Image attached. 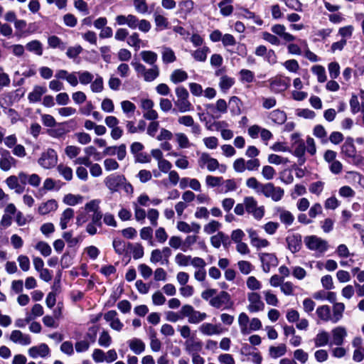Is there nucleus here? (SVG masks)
Returning <instances> with one entry per match:
<instances>
[{"instance_id":"obj_1","label":"nucleus","mask_w":364,"mask_h":364,"mask_svg":"<svg viewBox=\"0 0 364 364\" xmlns=\"http://www.w3.org/2000/svg\"><path fill=\"white\" fill-rule=\"evenodd\" d=\"M25 172L19 171L18 174L11 175L5 180V183L10 190L17 194H21L25 191Z\"/></svg>"},{"instance_id":"obj_2","label":"nucleus","mask_w":364,"mask_h":364,"mask_svg":"<svg viewBox=\"0 0 364 364\" xmlns=\"http://www.w3.org/2000/svg\"><path fill=\"white\" fill-rule=\"evenodd\" d=\"M304 243L308 249L323 255L328 247V242L316 235H309L304 237Z\"/></svg>"},{"instance_id":"obj_3","label":"nucleus","mask_w":364,"mask_h":364,"mask_svg":"<svg viewBox=\"0 0 364 364\" xmlns=\"http://www.w3.org/2000/svg\"><path fill=\"white\" fill-rule=\"evenodd\" d=\"M58 161L56 151L53 149H48L41 154L38 164L44 169H50L55 167Z\"/></svg>"},{"instance_id":"obj_4","label":"nucleus","mask_w":364,"mask_h":364,"mask_svg":"<svg viewBox=\"0 0 364 364\" xmlns=\"http://www.w3.org/2000/svg\"><path fill=\"white\" fill-rule=\"evenodd\" d=\"M245 210L247 213L252 214L257 220H261L264 215V207L258 206L257 200L252 196L244 198Z\"/></svg>"},{"instance_id":"obj_5","label":"nucleus","mask_w":364,"mask_h":364,"mask_svg":"<svg viewBox=\"0 0 364 364\" xmlns=\"http://www.w3.org/2000/svg\"><path fill=\"white\" fill-rule=\"evenodd\" d=\"M182 316L188 317V321L190 323H198L207 317V314L204 312H200L194 309V308L189 305H183L180 311Z\"/></svg>"},{"instance_id":"obj_6","label":"nucleus","mask_w":364,"mask_h":364,"mask_svg":"<svg viewBox=\"0 0 364 364\" xmlns=\"http://www.w3.org/2000/svg\"><path fill=\"white\" fill-rule=\"evenodd\" d=\"M209 304L216 309H229L232 307L233 302L231 300L230 295L227 291H221L210 299Z\"/></svg>"},{"instance_id":"obj_7","label":"nucleus","mask_w":364,"mask_h":364,"mask_svg":"<svg viewBox=\"0 0 364 364\" xmlns=\"http://www.w3.org/2000/svg\"><path fill=\"white\" fill-rule=\"evenodd\" d=\"M266 198H270L273 201L278 202L282 199L284 195L283 188L275 186L272 183L264 184L261 193Z\"/></svg>"},{"instance_id":"obj_8","label":"nucleus","mask_w":364,"mask_h":364,"mask_svg":"<svg viewBox=\"0 0 364 364\" xmlns=\"http://www.w3.org/2000/svg\"><path fill=\"white\" fill-rule=\"evenodd\" d=\"M198 164L202 169L207 168L210 172L216 171L220 167L218 161L208 153H202L198 159Z\"/></svg>"},{"instance_id":"obj_9","label":"nucleus","mask_w":364,"mask_h":364,"mask_svg":"<svg viewBox=\"0 0 364 364\" xmlns=\"http://www.w3.org/2000/svg\"><path fill=\"white\" fill-rule=\"evenodd\" d=\"M247 299L249 302L247 309L250 312L255 313L264 310V304L262 301L261 296L258 293H249L247 294Z\"/></svg>"},{"instance_id":"obj_10","label":"nucleus","mask_w":364,"mask_h":364,"mask_svg":"<svg viewBox=\"0 0 364 364\" xmlns=\"http://www.w3.org/2000/svg\"><path fill=\"white\" fill-rule=\"evenodd\" d=\"M125 182V178L121 175H110L105 178V184L112 192H117Z\"/></svg>"},{"instance_id":"obj_11","label":"nucleus","mask_w":364,"mask_h":364,"mask_svg":"<svg viewBox=\"0 0 364 364\" xmlns=\"http://www.w3.org/2000/svg\"><path fill=\"white\" fill-rule=\"evenodd\" d=\"M17 164V160L11 156L9 151L5 150L1 154L0 169L2 171H9L12 168H15Z\"/></svg>"},{"instance_id":"obj_12","label":"nucleus","mask_w":364,"mask_h":364,"mask_svg":"<svg viewBox=\"0 0 364 364\" xmlns=\"http://www.w3.org/2000/svg\"><path fill=\"white\" fill-rule=\"evenodd\" d=\"M289 78L276 77L269 80V87L276 93L285 91L289 86Z\"/></svg>"},{"instance_id":"obj_13","label":"nucleus","mask_w":364,"mask_h":364,"mask_svg":"<svg viewBox=\"0 0 364 364\" xmlns=\"http://www.w3.org/2000/svg\"><path fill=\"white\" fill-rule=\"evenodd\" d=\"M247 232L249 235L251 245L256 249L259 250L269 245V242L267 239L259 237L256 230L250 228L247 230Z\"/></svg>"},{"instance_id":"obj_14","label":"nucleus","mask_w":364,"mask_h":364,"mask_svg":"<svg viewBox=\"0 0 364 364\" xmlns=\"http://www.w3.org/2000/svg\"><path fill=\"white\" fill-rule=\"evenodd\" d=\"M262 264V269L265 272H269L272 267L278 264L277 257L272 253H262L259 255Z\"/></svg>"},{"instance_id":"obj_15","label":"nucleus","mask_w":364,"mask_h":364,"mask_svg":"<svg viewBox=\"0 0 364 364\" xmlns=\"http://www.w3.org/2000/svg\"><path fill=\"white\" fill-rule=\"evenodd\" d=\"M28 355L32 358H45L50 354V348L46 343H41L30 348L28 350Z\"/></svg>"},{"instance_id":"obj_16","label":"nucleus","mask_w":364,"mask_h":364,"mask_svg":"<svg viewBox=\"0 0 364 364\" xmlns=\"http://www.w3.org/2000/svg\"><path fill=\"white\" fill-rule=\"evenodd\" d=\"M332 341L330 345L340 346L343 343L345 338L347 336L346 329L343 326H338L331 331Z\"/></svg>"},{"instance_id":"obj_17","label":"nucleus","mask_w":364,"mask_h":364,"mask_svg":"<svg viewBox=\"0 0 364 364\" xmlns=\"http://www.w3.org/2000/svg\"><path fill=\"white\" fill-rule=\"evenodd\" d=\"M178 122L186 127H191V132L196 135H199L201 132L200 127L198 124L195 123L193 118L190 115H183L178 117Z\"/></svg>"},{"instance_id":"obj_18","label":"nucleus","mask_w":364,"mask_h":364,"mask_svg":"<svg viewBox=\"0 0 364 364\" xmlns=\"http://www.w3.org/2000/svg\"><path fill=\"white\" fill-rule=\"evenodd\" d=\"M10 340L21 346H28L31 343V336L28 334L23 333L18 330H14L11 333Z\"/></svg>"},{"instance_id":"obj_19","label":"nucleus","mask_w":364,"mask_h":364,"mask_svg":"<svg viewBox=\"0 0 364 364\" xmlns=\"http://www.w3.org/2000/svg\"><path fill=\"white\" fill-rule=\"evenodd\" d=\"M288 249L295 253L299 251L301 247V236L299 234L288 235L286 238Z\"/></svg>"},{"instance_id":"obj_20","label":"nucleus","mask_w":364,"mask_h":364,"mask_svg":"<svg viewBox=\"0 0 364 364\" xmlns=\"http://www.w3.org/2000/svg\"><path fill=\"white\" fill-rule=\"evenodd\" d=\"M200 332L205 336L218 335L222 333V328L220 325L210 323H203L199 327Z\"/></svg>"},{"instance_id":"obj_21","label":"nucleus","mask_w":364,"mask_h":364,"mask_svg":"<svg viewBox=\"0 0 364 364\" xmlns=\"http://www.w3.org/2000/svg\"><path fill=\"white\" fill-rule=\"evenodd\" d=\"M271 31L274 34L280 36L285 41L290 42L295 39V37L291 34L286 32V28L284 25L276 24L272 26Z\"/></svg>"},{"instance_id":"obj_22","label":"nucleus","mask_w":364,"mask_h":364,"mask_svg":"<svg viewBox=\"0 0 364 364\" xmlns=\"http://www.w3.org/2000/svg\"><path fill=\"white\" fill-rule=\"evenodd\" d=\"M58 207V203L55 199H50L46 202L41 203L38 208V212L41 215H46L50 212L55 211Z\"/></svg>"},{"instance_id":"obj_23","label":"nucleus","mask_w":364,"mask_h":364,"mask_svg":"<svg viewBox=\"0 0 364 364\" xmlns=\"http://www.w3.org/2000/svg\"><path fill=\"white\" fill-rule=\"evenodd\" d=\"M46 92V88L43 86L36 85L34 87L32 92H31L28 95V99L30 102H38L42 95Z\"/></svg>"},{"instance_id":"obj_24","label":"nucleus","mask_w":364,"mask_h":364,"mask_svg":"<svg viewBox=\"0 0 364 364\" xmlns=\"http://www.w3.org/2000/svg\"><path fill=\"white\" fill-rule=\"evenodd\" d=\"M229 237L223 232H218L216 235L210 237L211 245L215 247L219 248L221 244L225 245L228 242Z\"/></svg>"},{"instance_id":"obj_25","label":"nucleus","mask_w":364,"mask_h":364,"mask_svg":"<svg viewBox=\"0 0 364 364\" xmlns=\"http://www.w3.org/2000/svg\"><path fill=\"white\" fill-rule=\"evenodd\" d=\"M342 153L349 158H355L356 155V150L352 139H347L343 144Z\"/></svg>"},{"instance_id":"obj_26","label":"nucleus","mask_w":364,"mask_h":364,"mask_svg":"<svg viewBox=\"0 0 364 364\" xmlns=\"http://www.w3.org/2000/svg\"><path fill=\"white\" fill-rule=\"evenodd\" d=\"M130 349L136 355H139L145 350V343L139 338H133L128 341Z\"/></svg>"},{"instance_id":"obj_27","label":"nucleus","mask_w":364,"mask_h":364,"mask_svg":"<svg viewBox=\"0 0 364 364\" xmlns=\"http://www.w3.org/2000/svg\"><path fill=\"white\" fill-rule=\"evenodd\" d=\"M287 351V346L284 343H281L277 346H270L269 348V355L271 358L275 359L284 355Z\"/></svg>"},{"instance_id":"obj_28","label":"nucleus","mask_w":364,"mask_h":364,"mask_svg":"<svg viewBox=\"0 0 364 364\" xmlns=\"http://www.w3.org/2000/svg\"><path fill=\"white\" fill-rule=\"evenodd\" d=\"M316 313L318 317L321 321H323L325 322L331 321L333 322L332 316L331 314V309L328 306L323 305V306H318L316 309Z\"/></svg>"},{"instance_id":"obj_29","label":"nucleus","mask_w":364,"mask_h":364,"mask_svg":"<svg viewBox=\"0 0 364 364\" xmlns=\"http://www.w3.org/2000/svg\"><path fill=\"white\" fill-rule=\"evenodd\" d=\"M185 350L189 354H192L193 353H197L200 351L203 347L202 343L200 341H196L192 339H188L185 341Z\"/></svg>"},{"instance_id":"obj_30","label":"nucleus","mask_w":364,"mask_h":364,"mask_svg":"<svg viewBox=\"0 0 364 364\" xmlns=\"http://www.w3.org/2000/svg\"><path fill=\"white\" fill-rule=\"evenodd\" d=\"M314 345L316 348L326 346L329 342V334L325 331H319L314 338Z\"/></svg>"},{"instance_id":"obj_31","label":"nucleus","mask_w":364,"mask_h":364,"mask_svg":"<svg viewBox=\"0 0 364 364\" xmlns=\"http://www.w3.org/2000/svg\"><path fill=\"white\" fill-rule=\"evenodd\" d=\"M250 318L244 312L240 313L238 316V324L242 334L247 335L250 333V329L248 328Z\"/></svg>"},{"instance_id":"obj_32","label":"nucleus","mask_w":364,"mask_h":364,"mask_svg":"<svg viewBox=\"0 0 364 364\" xmlns=\"http://www.w3.org/2000/svg\"><path fill=\"white\" fill-rule=\"evenodd\" d=\"M209 53L210 48L206 46H203V47L193 51L191 53V55L196 61L204 62L205 61L207 55Z\"/></svg>"},{"instance_id":"obj_33","label":"nucleus","mask_w":364,"mask_h":364,"mask_svg":"<svg viewBox=\"0 0 364 364\" xmlns=\"http://www.w3.org/2000/svg\"><path fill=\"white\" fill-rule=\"evenodd\" d=\"M154 18L156 31H162L168 28V21L166 17L157 12H155Z\"/></svg>"},{"instance_id":"obj_34","label":"nucleus","mask_w":364,"mask_h":364,"mask_svg":"<svg viewBox=\"0 0 364 364\" xmlns=\"http://www.w3.org/2000/svg\"><path fill=\"white\" fill-rule=\"evenodd\" d=\"M175 106L179 112L184 113L193 110V107L188 99L176 100L174 102Z\"/></svg>"},{"instance_id":"obj_35","label":"nucleus","mask_w":364,"mask_h":364,"mask_svg":"<svg viewBox=\"0 0 364 364\" xmlns=\"http://www.w3.org/2000/svg\"><path fill=\"white\" fill-rule=\"evenodd\" d=\"M345 310V305L343 303H335L333 306V323H337L343 317V313Z\"/></svg>"},{"instance_id":"obj_36","label":"nucleus","mask_w":364,"mask_h":364,"mask_svg":"<svg viewBox=\"0 0 364 364\" xmlns=\"http://www.w3.org/2000/svg\"><path fill=\"white\" fill-rule=\"evenodd\" d=\"M57 171L65 180L70 181L73 179V169L68 166L60 164L57 166Z\"/></svg>"},{"instance_id":"obj_37","label":"nucleus","mask_w":364,"mask_h":364,"mask_svg":"<svg viewBox=\"0 0 364 364\" xmlns=\"http://www.w3.org/2000/svg\"><path fill=\"white\" fill-rule=\"evenodd\" d=\"M269 119L274 123L282 124L287 119V115L284 112L280 109H274L269 114Z\"/></svg>"},{"instance_id":"obj_38","label":"nucleus","mask_w":364,"mask_h":364,"mask_svg":"<svg viewBox=\"0 0 364 364\" xmlns=\"http://www.w3.org/2000/svg\"><path fill=\"white\" fill-rule=\"evenodd\" d=\"M140 56L144 62L151 65H154L158 59L157 54L151 50H143Z\"/></svg>"},{"instance_id":"obj_39","label":"nucleus","mask_w":364,"mask_h":364,"mask_svg":"<svg viewBox=\"0 0 364 364\" xmlns=\"http://www.w3.org/2000/svg\"><path fill=\"white\" fill-rule=\"evenodd\" d=\"M229 105L231 106V112L233 115H240L242 113V101L239 97L232 96L229 100Z\"/></svg>"},{"instance_id":"obj_40","label":"nucleus","mask_w":364,"mask_h":364,"mask_svg":"<svg viewBox=\"0 0 364 364\" xmlns=\"http://www.w3.org/2000/svg\"><path fill=\"white\" fill-rule=\"evenodd\" d=\"M74 216V210L72 208H66L61 215L60 225L62 230L67 228L68 223Z\"/></svg>"},{"instance_id":"obj_41","label":"nucleus","mask_w":364,"mask_h":364,"mask_svg":"<svg viewBox=\"0 0 364 364\" xmlns=\"http://www.w3.org/2000/svg\"><path fill=\"white\" fill-rule=\"evenodd\" d=\"M63 201L68 205L73 206L77 204L82 203L83 201V196L81 195L68 193L64 196Z\"/></svg>"},{"instance_id":"obj_42","label":"nucleus","mask_w":364,"mask_h":364,"mask_svg":"<svg viewBox=\"0 0 364 364\" xmlns=\"http://www.w3.org/2000/svg\"><path fill=\"white\" fill-rule=\"evenodd\" d=\"M26 47L28 51L34 53L36 55L38 56H41L43 54L42 43L37 40L28 42L26 44Z\"/></svg>"},{"instance_id":"obj_43","label":"nucleus","mask_w":364,"mask_h":364,"mask_svg":"<svg viewBox=\"0 0 364 364\" xmlns=\"http://www.w3.org/2000/svg\"><path fill=\"white\" fill-rule=\"evenodd\" d=\"M188 78V74L184 70L181 69L175 70L171 75L170 79L171 80L177 84L178 82H181L185 81Z\"/></svg>"},{"instance_id":"obj_44","label":"nucleus","mask_w":364,"mask_h":364,"mask_svg":"<svg viewBox=\"0 0 364 364\" xmlns=\"http://www.w3.org/2000/svg\"><path fill=\"white\" fill-rule=\"evenodd\" d=\"M159 75V68L154 65L151 68L147 69L143 77L144 81L152 82Z\"/></svg>"},{"instance_id":"obj_45","label":"nucleus","mask_w":364,"mask_h":364,"mask_svg":"<svg viewBox=\"0 0 364 364\" xmlns=\"http://www.w3.org/2000/svg\"><path fill=\"white\" fill-rule=\"evenodd\" d=\"M234 84V78L223 75L220 79L219 87L223 92H226Z\"/></svg>"},{"instance_id":"obj_46","label":"nucleus","mask_w":364,"mask_h":364,"mask_svg":"<svg viewBox=\"0 0 364 364\" xmlns=\"http://www.w3.org/2000/svg\"><path fill=\"white\" fill-rule=\"evenodd\" d=\"M161 55L162 60L164 63H171L176 60L174 52L171 48L168 47H163Z\"/></svg>"},{"instance_id":"obj_47","label":"nucleus","mask_w":364,"mask_h":364,"mask_svg":"<svg viewBox=\"0 0 364 364\" xmlns=\"http://www.w3.org/2000/svg\"><path fill=\"white\" fill-rule=\"evenodd\" d=\"M25 186L26 184L36 188L38 187L41 182V178L36 173L28 174L25 172Z\"/></svg>"},{"instance_id":"obj_48","label":"nucleus","mask_w":364,"mask_h":364,"mask_svg":"<svg viewBox=\"0 0 364 364\" xmlns=\"http://www.w3.org/2000/svg\"><path fill=\"white\" fill-rule=\"evenodd\" d=\"M246 186L247 188L255 190L257 193H261L264 183H262L255 177H250L246 180Z\"/></svg>"},{"instance_id":"obj_49","label":"nucleus","mask_w":364,"mask_h":364,"mask_svg":"<svg viewBox=\"0 0 364 364\" xmlns=\"http://www.w3.org/2000/svg\"><path fill=\"white\" fill-rule=\"evenodd\" d=\"M312 73L317 76V80L319 82H324L327 77L326 75L325 68L320 65H314L311 68Z\"/></svg>"},{"instance_id":"obj_50","label":"nucleus","mask_w":364,"mask_h":364,"mask_svg":"<svg viewBox=\"0 0 364 364\" xmlns=\"http://www.w3.org/2000/svg\"><path fill=\"white\" fill-rule=\"evenodd\" d=\"M48 43L52 48H60L64 50L66 48V45L63 43L58 36H51L48 38Z\"/></svg>"},{"instance_id":"obj_51","label":"nucleus","mask_w":364,"mask_h":364,"mask_svg":"<svg viewBox=\"0 0 364 364\" xmlns=\"http://www.w3.org/2000/svg\"><path fill=\"white\" fill-rule=\"evenodd\" d=\"M142 41L139 38V33L134 32L130 35L127 39V44L134 47L135 50H138L140 48L141 43Z\"/></svg>"},{"instance_id":"obj_52","label":"nucleus","mask_w":364,"mask_h":364,"mask_svg":"<svg viewBox=\"0 0 364 364\" xmlns=\"http://www.w3.org/2000/svg\"><path fill=\"white\" fill-rule=\"evenodd\" d=\"M279 219L284 224L287 225H291L294 220V217L291 212L282 210L279 212Z\"/></svg>"},{"instance_id":"obj_53","label":"nucleus","mask_w":364,"mask_h":364,"mask_svg":"<svg viewBox=\"0 0 364 364\" xmlns=\"http://www.w3.org/2000/svg\"><path fill=\"white\" fill-rule=\"evenodd\" d=\"M133 4L137 13L144 14L148 12L149 7L146 0H133Z\"/></svg>"},{"instance_id":"obj_54","label":"nucleus","mask_w":364,"mask_h":364,"mask_svg":"<svg viewBox=\"0 0 364 364\" xmlns=\"http://www.w3.org/2000/svg\"><path fill=\"white\" fill-rule=\"evenodd\" d=\"M35 248L38 250L41 254L44 257H48L51 254V247L46 242L41 241L38 242Z\"/></svg>"},{"instance_id":"obj_55","label":"nucleus","mask_w":364,"mask_h":364,"mask_svg":"<svg viewBox=\"0 0 364 364\" xmlns=\"http://www.w3.org/2000/svg\"><path fill=\"white\" fill-rule=\"evenodd\" d=\"M191 255H186L182 253H178L175 257V262L180 267H186L191 264Z\"/></svg>"},{"instance_id":"obj_56","label":"nucleus","mask_w":364,"mask_h":364,"mask_svg":"<svg viewBox=\"0 0 364 364\" xmlns=\"http://www.w3.org/2000/svg\"><path fill=\"white\" fill-rule=\"evenodd\" d=\"M140 237L143 240H148L151 245H153V229L151 227H144L140 230Z\"/></svg>"},{"instance_id":"obj_57","label":"nucleus","mask_w":364,"mask_h":364,"mask_svg":"<svg viewBox=\"0 0 364 364\" xmlns=\"http://www.w3.org/2000/svg\"><path fill=\"white\" fill-rule=\"evenodd\" d=\"M100 200L98 199H94L87 203L84 206L85 212L92 213H96L100 210Z\"/></svg>"},{"instance_id":"obj_58","label":"nucleus","mask_w":364,"mask_h":364,"mask_svg":"<svg viewBox=\"0 0 364 364\" xmlns=\"http://www.w3.org/2000/svg\"><path fill=\"white\" fill-rule=\"evenodd\" d=\"M240 272L243 274H249L253 269L252 264L246 260H240L237 262Z\"/></svg>"},{"instance_id":"obj_59","label":"nucleus","mask_w":364,"mask_h":364,"mask_svg":"<svg viewBox=\"0 0 364 364\" xmlns=\"http://www.w3.org/2000/svg\"><path fill=\"white\" fill-rule=\"evenodd\" d=\"M129 245L134 259H140L144 256V247L140 243Z\"/></svg>"},{"instance_id":"obj_60","label":"nucleus","mask_w":364,"mask_h":364,"mask_svg":"<svg viewBox=\"0 0 364 364\" xmlns=\"http://www.w3.org/2000/svg\"><path fill=\"white\" fill-rule=\"evenodd\" d=\"M175 136L180 148L186 149L190 146L189 140L185 134L181 132L176 133Z\"/></svg>"},{"instance_id":"obj_61","label":"nucleus","mask_w":364,"mask_h":364,"mask_svg":"<svg viewBox=\"0 0 364 364\" xmlns=\"http://www.w3.org/2000/svg\"><path fill=\"white\" fill-rule=\"evenodd\" d=\"M221 224L216 220H211L204 226L203 230L208 235H210L218 230Z\"/></svg>"},{"instance_id":"obj_62","label":"nucleus","mask_w":364,"mask_h":364,"mask_svg":"<svg viewBox=\"0 0 364 364\" xmlns=\"http://www.w3.org/2000/svg\"><path fill=\"white\" fill-rule=\"evenodd\" d=\"M232 168L236 173H243L246 168V161L243 158L235 159L232 164Z\"/></svg>"},{"instance_id":"obj_63","label":"nucleus","mask_w":364,"mask_h":364,"mask_svg":"<svg viewBox=\"0 0 364 364\" xmlns=\"http://www.w3.org/2000/svg\"><path fill=\"white\" fill-rule=\"evenodd\" d=\"M261 173L264 179L269 181L275 176L276 171L271 166L266 165L262 167Z\"/></svg>"},{"instance_id":"obj_64","label":"nucleus","mask_w":364,"mask_h":364,"mask_svg":"<svg viewBox=\"0 0 364 364\" xmlns=\"http://www.w3.org/2000/svg\"><path fill=\"white\" fill-rule=\"evenodd\" d=\"M294 358L301 363H306L309 360V354L303 349L299 348L294 351Z\"/></svg>"}]
</instances>
